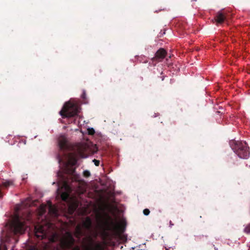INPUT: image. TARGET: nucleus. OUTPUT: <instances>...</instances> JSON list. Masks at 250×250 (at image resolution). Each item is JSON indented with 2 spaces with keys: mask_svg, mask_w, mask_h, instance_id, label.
Listing matches in <instances>:
<instances>
[{
  "mask_svg": "<svg viewBox=\"0 0 250 250\" xmlns=\"http://www.w3.org/2000/svg\"><path fill=\"white\" fill-rule=\"evenodd\" d=\"M170 223L171 226L173 225V224H172V223H171V222H170Z\"/></svg>",
  "mask_w": 250,
  "mask_h": 250,
  "instance_id": "obj_28",
  "label": "nucleus"
},
{
  "mask_svg": "<svg viewBox=\"0 0 250 250\" xmlns=\"http://www.w3.org/2000/svg\"><path fill=\"white\" fill-rule=\"evenodd\" d=\"M80 106L76 103L71 102H66L60 111L62 118L74 117L80 111Z\"/></svg>",
  "mask_w": 250,
  "mask_h": 250,
  "instance_id": "obj_4",
  "label": "nucleus"
},
{
  "mask_svg": "<svg viewBox=\"0 0 250 250\" xmlns=\"http://www.w3.org/2000/svg\"><path fill=\"white\" fill-rule=\"evenodd\" d=\"M81 97L83 100H84V101L83 102V103L84 104L87 103V102L85 101V100H86V92L84 90H83V93L82 94Z\"/></svg>",
  "mask_w": 250,
  "mask_h": 250,
  "instance_id": "obj_19",
  "label": "nucleus"
},
{
  "mask_svg": "<svg viewBox=\"0 0 250 250\" xmlns=\"http://www.w3.org/2000/svg\"><path fill=\"white\" fill-rule=\"evenodd\" d=\"M167 55L166 51L163 48L159 49L156 53L155 57L153 59H164Z\"/></svg>",
  "mask_w": 250,
  "mask_h": 250,
  "instance_id": "obj_10",
  "label": "nucleus"
},
{
  "mask_svg": "<svg viewBox=\"0 0 250 250\" xmlns=\"http://www.w3.org/2000/svg\"><path fill=\"white\" fill-rule=\"evenodd\" d=\"M61 197L62 200L66 201L69 197V194L67 192H62Z\"/></svg>",
  "mask_w": 250,
  "mask_h": 250,
  "instance_id": "obj_16",
  "label": "nucleus"
},
{
  "mask_svg": "<svg viewBox=\"0 0 250 250\" xmlns=\"http://www.w3.org/2000/svg\"><path fill=\"white\" fill-rule=\"evenodd\" d=\"M85 148L83 146H79L77 150L74 152L65 153L64 156L67 159V164L71 166L69 168L67 167L66 173L69 176L75 175V169L73 167L77 163L79 158H85L86 156L84 153Z\"/></svg>",
  "mask_w": 250,
  "mask_h": 250,
  "instance_id": "obj_3",
  "label": "nucleus"
},
{
  "mask_svg": "<svg viewBox=\"0 0 250 250\" xmlns=\"http://www.w3.org/2000/svg\"><path fill=\"white\" fill-rule=\"evenodd\" d=\"M144 58H145V56H136V59L140 62H144V63H146L147 62V61L146 60H145L144 61H142V60Z\"/></svg>",
  "mask_w": 250,
  "mask_h": 250,
  "instance_id": "obj_17",
  "label": "nucleus"
},
{
  "mask_svg": "<svg viewBox=\"0 0 250 250\" xmlns=\"http://www.w3.org/2000/svg\"><path fill=\"white\" fill-rule=\"evenodd\" d=\"M143 213L145 215L147 216L149 214L150 211L148 209L146 208L143 210Z\"/></svg>",
  "mask_w": 250,
  "mask_h": 250,
  "instance_id": "obj_22",
  "label": "nucleus"
},
{
  "mask_svg": "<svg viewBox=\"0 0 250 250\" xmlns=\"http://www.w3.org/2000/svg\"><path fill=\"white\" fill-rule=\"evenodd\" d=\"M0 250H1V247H0ZM3 250H7V248L4 247V248H3Z\"/></svg>",
  "mask_w": 250,
  "mask_h": 250,
  "instance_id": "obj_24",
  "label": "nucleus"
},
{
  "mask_svg": "<svg viewBox=\"0 0 250 250\" xmlns=\"http://www.w3.org/2000/svg\"><path fill=\"white\" fill-rule=\"evenodd\" d=\"M83 235L84 232L82 230L81 226L80 225H77L76 227L75 231V235L76 237L80 239Z\"/></svg>",
  "mask_w": 250,
  "mask_h": 250,
  "instance_id": "obj_11",
  "label": "nucleus"
},
{
  "mask_svg": "<svg viewBox=\"0 0 250 250\" xmlns=\"http://www.w3.org/2000/svg\"><path fill=\"white\" fill-rule=\"evenodd\" d=\"M83 175L85 177H88L90 176V173L88 170H84L83 172Z\"/></svg>",
  "mask_w": 250,
  "mask_h": 250,
  "instance_id": "obj_20",
  "label": "nucleus"
},
{
  "mask_svg": "<svg viewBox=\"0 0 250 250\" xmlns=\"http://www.w3.org/2000/svg\"><path fill=\"white\" fill-rule=\"evenodd\" d=\"M58 145L60 150L63 152H67L74 149L73 146L68 141L67 139L64 136L61 135L58 138Z\"/></svg>",
  "mask_w": 250,
  "mask_h": 250,
  "instance_id": "obj_8",
  "label": "nucleus"
},
{
  "mask_svg": "<svg viewBox=\"0 0 250 250\" xmlns=\"http://www.w3.org/2000/svg\"><path fill=\"white\" fill-rule=\"evenodd\" d=\"M13 185V182L12 180L6 181L2 183V186L6 188L10 186Z\"/></svg>",
  "mask_w": 250,
  "mask_h": 250,
  "instance_id": "obj_15",
  "label": "nucleus"
},
{
  "mask_svg": "<svg viewBox=\"0 0 250 250\" xmlns=\"http://www.w3.org/2000/svg\"><path fill=\"white\" fill-rule=\"evenodd\" d=\"M244 231L247 233H250V224L246 227Z\"/></svg>",
  "mask_w": 250,
  "mask_h": 250,
  "instance_id": "obj_21",
  "label": "nucleus"
},
{
  "mask_svg": "<svg viewBox=\"0 0 250 250\" xmlns=\"http://www.w3.org/2000/svg\"><path fill=\"white\" fill-rule=\"evenodd\" d=\"M97 225L95 236L100 235L103 242H96L90 235L83 238V250H105L109 240V216L98 214L97 216ZM72 250H81L79 246L74 247Z\"/></svg>",
  "mask_w": 250,
  "mask_h": 250,
  "instance_id": "obj_2",
  "label": "nucleus"
},
{
  "mask_svg": "<svg viewBox=\"0 0 250 250\" xmlns=\"http://www.w3.org/2000/svg\"><path fill=\"white\" fill-rule=\"evenodd\" d=\"M170 223L171 226L173 225V224H172V223H171V222H170Z\"/></svg>",
  "mask_w": 250,
  "mask_h": 250,
  "instance_id": "obj_29",
  "label": "nucleus"
},
{
  "mask_svg": "<svg viewBox=\"0 0 250 250\" xmlns=\"http://www.w3.org/2000/svg\"><path fill=\"white\" fill-rule=\"evenodd\" d=\"M75 240L71 232L66 231L63 238L61 241V244L62 248L70 249L74 245Z\"/></svg>",
  "mask_w": 250,
  "mask_h": 250,
  "instance_id": "obj_7",
  "label": "nucleus"
},
{
  "mask_svg": "<svg viewBox=\"0 0 250 250\" xmlns=\"http://www.w3.org/2000/svg\"><path fill=\"white\" fill-rule=\"evenodd\" d=\"M83 227L87 230H90L92 227V222L90 218L87 217L83 223Z\"/></svg>",
  "mask_w": 250,
  "mask_h": 250,
  "instance_id": "obj_14",
  "label": "nucleus"
},
{
  "mask_svg": "<svg viewBox=\"0 0 250 250\" xmlns=\"http://www.w3.org/2000/svg\"><path fill=\"white\" fill-rule=\"evenodd\" d=\"M233 144H235V146L233 147L234 149V152L241 159H247L250 155V152L247 144L242 142L235 143L233 141L231 143V146H232Z\"/></svg>",
  "mask_w": 250,
  "mask_h": 250,
  "instance_id": "obj_6",
  "label": "nucleus"
},
{
  "mask_svg": "<svg viewBox=\"0 0 250 250\" xmlns=\"http://www.w3.org/2000/svg\"><path fill=\"white\" fill-rule=\"evenodd\" d=\"M26 226L24 222L20 220L19 215H16L14 220L10 224L9 229L10 234L7 233L6 236L10 237L12 235L21 234L23 233L26 229Z\"/></svg>",
  "mask_w": 250,
  "mask_h": 250,
  "instance_id": "obj_5",
  "label": "nucleus"
},
{
  "mask_svg": "<svg viewBox=\"0 0 250 250\" xmlns=\"http://www.w3.org/2000/svg\"><path fill=\"white\" fill-rule=\"evenodd\" d=\"M170 223L171 226L173 225V224H172V223H171V222H170Z\"/></svg>",
  "mask_w": 250,
  "mask_h": 250,
  "instance_id": "obj_27",
  "label": "nucleus"
},
{
  "mask_svg": "<svg viewBox=\"0 0 250 250\" xmlns=\"http://www.w3.org/2000/svg\"><path fill=\"white\" fill-rule=\"evenodd\" d=\"M34 233L35 236L39 240H42L48 237L46 228L39 224L35 226Z\"/></svg>",
  "mask_w": 250,
  "mask_h": 250,
  "instance_id": "obj_9",
  "label": "nucleus"
},
{
  "mask_svg": "<svg viewBox=\"0 0 250 250\" xmlns=\"http://www.w3.org/2000/svg\"><path fill=\"white\" fill-rule=\"evenodd\" d=\"M87 132L89 135H94L95 133V130L93 128H89L87 129Z\"/></svg>",
  "mask_w": 250,
  "mask_h": 250,
  "instance_id": "obj_18",
  "label": "nucleus"
},
{
  "mask_svg": "<svg viewBox=\"0 0 250 250\" xmlns=\"http://www.w3.org/2000/svg\"><path fill=\"white\" fill-rule=\"evenodd\" d=\"M49 204H50V205H50V208H52V207L51 203L50 202H49Z\"/></svg>",
  "mask_w": 250,
  "mask_h": 250,
  "instance_id": "obj_25",
  "label": "nucleus"
},
{
  "mask_svg": "<svg viewBox=\"0 0 250 250\" xmlns=\"http://www.w3.org/2000/svg\"><path fill=\"white\" fill-rule=\"evenodd\" d=\"M93 162H94L95 166H99V165H100V161L99 160H97L96 159H94L93 160Z\"/></svg>",
  "mask_w": 250,
  "mask_h": 250,
  "instance_id": "obj_23",
  "label": "nucleus"
},
{
  "mask_svg": "<svg viewBox=\"0 0 250 250\" xmlns=\"http://www.w3.org/2000/svg\"><path fill=\"white\" fill-rule=\"evenodd\" d=\"M62 180L63 183V187L66 191H69L70 190V187L69 185V180L68 178H66L64 176H62Z\"/></svg>",
  "mask_w": 250,
  "mask_h": 250,
  "instance_id": "obj_12",
  "label": "nucleus"
},
{
  "mask_svg": "<svg viewBox=\"0 0 250 250\" xmlns=\"http://www.w3.org/2000/svg\"><path fill=\"white\" fill-rule=\"evenodd\" d=\"M225 16L220 12H218L215 19L217 23H222L225 20Z\"/></svg>",
  "mask_w": 250,
  "mask_h": 250,
  "instance_id": "obj_13",
  "label": "nucleus"
},
{
  "mask_svg": "<svg viewBox=\"0 0 250 250\" xmlns=\"http://www.w3.org/2000/svg\"><path fill=\"white\" fill-rule=\"evenodd\" d=\"M51 241H54V238H51Z\"/></svg>",
  "mask_w": 250,
  "mask_h": 250,
  "instance_id": "obj_26",
  "label": "nucleus"
},
{
  "mask_svg": "<svg viewBox=\"0 0 250 250\" xmlns=\"http://www.w3.org/2000/svg\"><path fill=\"white\" fill-rule=\"evenodd\" d=\"M122 192L110 189V246L118 245L126 240L124 232L126 221L119 202Z\"/></svg>",
  "mask_w": 250,
  "mask_h": 250,
  "instance_id": "obj_1",
  "label": "nucleus"
}]
</instances>
